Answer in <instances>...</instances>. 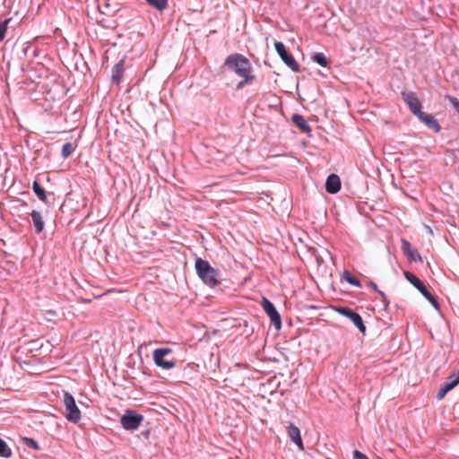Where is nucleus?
<instances>
[{"label":"nucleus","instance_id":"obj_29","mask_svg":"<svg viewBox=\"0 0 459 459\" xmlns=\"http://www.w3.org/2000/svg\"><path fill=\"white\" fill-rule=\"evenodd\" d=\"M369 286L382 297L383 303L385 304V307L386 308V307L388 306L389 302L387 301L385 294L382 290L377 289V284L375 282L370 281L369 282Z\"/></svg>","mask_w":459,"mask_h":459},{"label":"nucleus","instance_id":"obj_20","mask_svg":"<svg viewBox=\"0 0 459 459\" xmlns=\"http://www.w3.org/2000/svg\"><path fill=\"white\" fill-rule=\"evenodd\" d=\"M13 455L11 447L0 438V457L3 458H10Z\"/></svg>","mask_w":459,"mask_h":459},{"label":"nucleus","instance_id":"obj_13","mask_svg":"<svg viewBox=\"0 0 459 459\" xmlns=\"http://www.w3.org/2000/svg\"><path fill=\"white\" fill-rule=\"evenodd\" d=\"M402 249L410 261L422 262L420 253L409 241L402 239Z\"/></svg>","mask_w":459,"mask_h":459},{"label":"nucleus","instance_id":"obj_8","mask_svg":"<svg viewBox=\"0 0 459 459\" xmlns=\"http://www.w3.org/2000/svg\"><path fill=\"white\" fill-rule=\"evenodd\" d=\"M261 304L264 311L270 317L274 328L280 330L281 328V318L274 305L266 298H263Z\"/></svg>","mask_w":459,"mask_h":459},{"label":"nucleus","instance_id":"obj_7","mask_svg":"<svg viewBox=\"0 0 459 459\" xmlns=\"http://www.w3.org/2000/svg\"><path fill=\"white\" fill-rule=\"evenodd\" d=\"M274 48L277 54L280 56L284 64L290 67L293 72H299V65L295 58L290 54L282 42L277 41L274 43Z\"/></svg>","mask_w":459,"mask_h":459},{"label":"nucleus","instance_id":"obj_5","mask_svg":"<svg viewBox=\"0 0 459 459\" xmlns=\"http://www.w3.org/2000/svg\"><path fill=\"white\" fill-rule=\"evenodd\" d=\"M407 281L411 283L436 308H439V303L437 299L429 291L425 284L412 273L404 272Z\"/></svg>","mask_w":459,"mask_h":459},{"label":"nucleus","instance_id":"obj_28","mask_svg":"<svg viewBox=\"0 0 459 459\" xmlns=\"http://www.w3.org/2000/svg\"><path fill=\"white\" fill-rule=\"evenodd\" d=\"M11 19H6L4 22H0V42L4 39L5 33L7 30L8 23L10 22Z\"/></svg>","mask_w":459,"mask_h":459},{"label":"nucleus","instance_id":"obj_23","mask_svg":"<svg viewBox=\"0 0 459 459\" xmlns=\"http://www.w3.org/2000/svg\"><path fill=\"white\" fill-rule=\"evenodd\" d=\"M146 2L159 11H163L168 6V0H146Z\"/></svg>","mask_w":459,"mask_h":459},{"label":"nucleus","instance_id":"obj_2","mask_svg":"<svg viewBox=\"0 0 459 459\" xmlns=\"http://www.w3.org/2000/svg\"><path fill=\"white\" fill-rule=\"evenodd\" d=\"M224 66L238 76L252 74V65L245 56L235 53L228 56L224 61Z\"/></svg>","mask_w":459,"mask_h":459},{"label":"nucleus","instance_id":"obj_6","mask_svg":"<svg viewBox=\"0 0 459 459\" xmlns=\"http://www.w3.org/2000/svg\"><path fill=\"white\" fill-rule=\"evenodd\" d=\"M143 416L132 410H126L120 419V423L126 430H135L139 428Z\"/></svg>","mask_w":459,"mask_h":459},{"label":"nucleus","instance_id":"obj_14","mask_svg":"<svg viewBox=\"0 0 459 459\" xmlns=\"http://www.w3.org/2000/svg\"><path fill=\"white\" fill-rule=\"evenodd\" d=\"M341 189V179L338 175L331 174L325 181V190L329 194H336Z\"/></svg>","mask_w":459,"mask_h":459},{"label":"nucleus","instance_id":"obj_9","mask_svg":"<svg viewBox=\"0 0 459 459\" xmlns=\"http://www.w3.org/2000/svg\"><path fill=\"white\" fill-rule=\"evenodd\" d=\"M337 311L339 314L349 318L361 333H364L366 332V326L359 313L347 307H340L337 308Z\"/></svg>","mask_w":459,"mask_h":459},{"label":"nucleus","instance_id":"obj_1","mask_svg":"<svg viewBox=\"0 0 459 459\" xmlns=\"http://www.w3.org/2000/svg\"><path fill=\"white\" fill-rule=\"evenodd\" d=\"M196 274L203 282L209 287H215L221 283V275L219 272L211 264L200 257L196 258L195 264Z\"/></svg>","mask_w":459,"mask_h":459},{"label":"nucleus","instance_id":"obj_17","mask_svg":"<svg viewBox=\"0 0 459 459\" xmlns=\"http://www.w3.org/2000/svg\"><path fill=\"white\" fill-rule=\"evenodd\" d=\"M30 216L37 233H40L44 230L45 226L41 213L36 210H33L30 212Z\"/></svg>","mask_w":459,"mask_h":459},{"label":"nucleus","instance_id":"obj_19","mask_svg":"<svg viewBox=\"0 0 459 459\" xmlns=\"http://www.w3.org/2000/svg\"><path fill=\"white\" fill-rule=\"evenodd\" d=\"M311 59L322 67H327L329 65V62L325 55L322 52L314 53Z\"/></svg>","mask_w":459,"mask_h":459},{"label":"nucleus","instance_id":"obj_25","mask_svg":"<svg viewBox=\"0 0 459 459\" xmlns=\"http://www.w3.org/2000/svg\"><path fill=\"white\" fill-rule=\"evenodd\" d=\"M452 389H454V387L448 383V382H446L438 390L437 394V398L438 400H441L445 397V395L449 392L451 391Z\"/></svg>","mask_w":459,"mask_h":459},{"label":"nucleus","instance_id":"obj_4","mask_svg":"<svg viewBox=\"0 0 459 459\" xmlns=\"http://www.w3.org/2000/svg\"><path fill=\"white\" fill-rule=\"evenodd\" d=\"M63 403L65 408V411L64 412L65 419L70 422H78L81 420V411L79 410L74 396L70 393L65 392Z\"/></svg>","mask_w":459,"mask_h":459},{"label":"nucleus","instance_id":"obj_3","mask_svg":"<svg viewBox=\"0 0 459 459\" xmlns=\"http://www.w3.org/2000/svg\"><path fill=\"white\" fill-rule=\"evenodd\" d=\"M172 354L170 348H158L153 351L152 358L155 365L163 369H171L176 367L177 360L175 359L167 358Z\"/></svg>","mask_w":459,"mask_h":459},{"label":"nucleus","instance_id":"obj_24","mask_svg":"<svg viewBox=\"0 0 459 459\" xmlns=\"http://www.w3.org/2000/svg\"><path fill=\"white\" fill-rule=\"evenodd\" d=\"M74 152V146L72 143H65L62 147L61 155L64 159L70 157Z\"/></svg>","mask_w":459,"mask_h":459},{"label":"nucleus","instance_id":"obj_10","mask_svg":"<svg viewBox=\"0 0 459 459\" xmlns=\"http://www.w3.org/2000/svg\"><path fill=\"white\" fill-rule=\"evenodd\" d=\"M402 98L404 100V102L408 105L411 112L413 115L417 117L422 112L420 101L419 100L415 92L403 91Z\"/></svg>","mask_w":459,"mask_h":459},{"label":"nucleus","instance_id":"obj_27","mask_svg":"<svg viewBox=\"0 0 459 459\" xmlns=\"http://www.w3.org/2000/svg\"><path fill=\"white\" fill-rule=\"evenodd\" d=\"M446 382L455 388L459 384V369L456 372L450 374Z\"/></svg>","mask_w":459,"mask_h":459},{"label":"nucleus","instance_id":"obj_32","mask_svg":"<svg viewBox=\"0 0 459 459\" xmlns=\"http://www.w3.org/2000/svg\"><path fill=\"white\" fill-rule=\"evenodd\" d=\"M311 254L316 257L318 264H321L323 262V259L317 255V250L315 247L309 248Z\"/></svg>","mask_w":459,"mask_h":459},{"label":"nucleus","instance_id":"obj_16","mask_svg":"<svg viewBox=\"0 0 459 459\" xmlns=\"http://www.w3.org/2000/svg\"><path fill=\"white\" fill-rule=\"evenodd\" d=\"M124 60L117 62L112 68V82L116 84H119L124 74Z\"/></svg>","mask_w":459,"mask_h":459},{"label":"nucleus","instance_id":"obj_11","mask_svg":"<svg viewBox=\"0 0 459 459\" xmlns=\"http://www.w3.org/2000/svg\"><path fill=\"white\" fill-rule=\"evenodd\" d=\"M417 117L429 129L433 130L435 133H438L441 130V126L438 121L431 114L422 111L420 115L417 116Z\"/></svg>","mask_w":459,"mask_h":459},{"label":"nucleus","instance_id":"obj_26","mask_svg":"<svg viewBox=\"0 0 459 459\" xmlns=\"http://www.w3.org/2000/svg\"><path fill=\"white\" fill-rule=\"evenodd\" d=\"M22 441L28 447L33 448L34 450H40V446L35 439L26 437L22 438Z\"/></svg>","mask_w":459,"mask_h":459},{"label":"nucleus","instance_id":"obj_30","mask_svg":"<svg viewBox=\"0 0 459 459\" xmlns=\"http://www.w3.org/2000/svg\"><path fill=\"white\" fill-rule=\"evenodd\" d=\"M445 98L449 100L456 112L459 113V100L456 97L451 95H446Z\"/></svg>","mask_w":459,"mask_h":459},{"label":"nucleus","instance_id":"obj_22","mask_svg":"<svg viewBox=\"0 0 459 459\" xmlns=\"http://www.w3.org/2000/svg\"><path fill=\"white\" fill-rule=\"evenodd\" d=\"M342 277L348 283L354 285L356 287H361L359 280L355 276L351 275L348 271H344Z\"/></svg>","mask_w":459,"mask_h":459},{"label":"nucleus","instance_id":"obj_21","mask_svg":"<svg viewBox=\"0 0 459 459\" xmlns=\"http://www.w3.org/2000/svg\"><path fill=\"white\" fill-rule=\"evenodd\" d=\"M240 78H242L241 81H239L238 82V84L236 85V89L237 90H240L242 88H244L247 84H249L251 83L253 81L255 80V75L251 74H246L244 76H239Z\"/></svg>","mask_w":459,"mask_h":459},{"label":"nucleus","instance_id":"obj_31","mask_svg":"<svg viewBox=\"0 0 459 459\" xmlns=\"http://www.w3.org/2000/svg\"><path fill=\"white\" fill-rule=\"evenodd\" d=\"M353 459H369L365 454L359 450L353 452Z\"/></svg>","mask_w":459,"mask_h":459},{"label":"nucleus","instance_id":"obj_18","mask_svg":"<svg viewBox=\"0 0 459 459\" xmlns=\"http://www.w3.org/2000/svg\"><path fill=\"white\" fill-rule=\"evenodd\" d=\"M32 190L40 201L48 203V196L44 187L36 180L32 183Z\"/></svg>","mask_w":459,"mask_h":459},{"label":"nucleus","instance_id":"obj_15","mask_svg":"<svg viewBox=\"0 0 459 459\" xmlns=\"http://www.w3.org/2000/svg\"><path fill=\"white\" fill-rule=\"evenodd\" d=\"M291 120L300 132L311 135L312 130L302 115L293 114Z\"/></svg>","mask_w":459,"mask_h":459},{"label":"nucleus","instance_id":"obj_12","mask_svg":"<svg viewBox=\"0 0 459 459\" xmlns=\"http://www.w3.org/2000/svg\"><path fill=\"white\" fill-rule=\"evenodd\" d=\"M287 434L290 440L297 445L299 450L303 451L305 449L300 435V430L297 426L290 422L287 427Z\"/></svg>","mask_w":459,"mask_h":459}]
</instances>
